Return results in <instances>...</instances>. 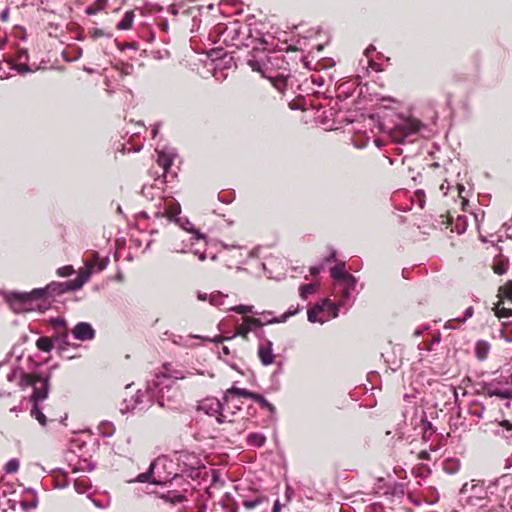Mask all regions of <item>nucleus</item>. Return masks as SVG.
<instances>
[{
    "label": "nucleus",
    "mask_w": 512,
    "mask_h": 512,
    "mask_svg": "<svg viewBox=\"0 0 512 512\" xmlns=\"http://www.w3.org/2000/svg\"><path fill=\"white\" fill-rule=\"evenodd\" d=\"M108 262V258H100L98 253L93 252L89 258L85 259L86 269L81 271L76 279L64 283H52L45 288L34 289L30 293H11L7 296V301L17 312L40 309L42 305L37 303L38 301L46 302L48 297L80 289L93 272L104 270Z\"/></svg>",
    "instance_id": "obj_1"
},
{
    "label": "nucleus",
    "mask_w": 512,
    "mask_h": 512,
    "mask_svg": "<svg viewBox=\"0 0 512 512\" xmlns=\"http://www.w3.org/2000/svg\"><path fill=\"white\" fill-rule=\"evenodd\" d=\"M185 377L184 371L173 368L171 364H164L155 373L153 380L148 382L144 392L138 390L130 400L124 399L121 412H142L149 408L154 401L158 402L160 406H164L165 401H171L175 396L176 390L173 389L175 381Z\"/></svg>",
    "instance_id": "obj_2"
},
{
    "label": "nucleus",
    "mask_w": 512,
    "mask_h": 512,
    "mask_svg": "<svg viewBox=\"0 0 512 512\" xmlns=\"http://www.w3.org/2000/svg\"><path fill=\"white\" fill-rule=\"evenodd\" d=\"M249 65L254 71H258L267 78L271 84L283 93L287 86L288 63L280 55L266 56L265 60L251 59Z\"/></svg>",
    "instance_id": "obj_3"
},
{
    "label": "nucleus",
    "mask_w": 512,
    "mask_h": 512,
    "mask_svg": "<svg viewBox=\"0 0 512 512\" xmlns=\"http://www.w3.org/2000/svg\"><path fill=\"white\" fill-rule=\"evenodd\" d=\"M50 377V375H40L35 379H31L28 376L23 377V381H25L26 385H31L33 388V394L31 396L33 406L31 408L30 414L42 426H46L48 419L39 408L38 402L45 400L48 396Z\"/></svg>",
    "instance_id": "obj_4"
},
{
    "label": "nucleus",
    "mask_w": 512,
    "mask_h": 512,
    "mask_svg": "<svg viewBox=\"0 0 512 512\" xmlns=\"http://www.w3.org/2000/svg\"><path fill=\"white\" fill-rule=\"evenodd\" d=\"M166 462L167 459L164 457H159L151 462L149 469L145 473H141L137 476V481L144 483V482H151L153 484H160V485H167L170 486L173 485L174 482H179L183 478L178 473H175L173 477L170 476V473H162L158 471V469L161 467L163 469L166 468Z\"/></svg>",
    "instance_id": "obj_5"
},
{
    "label": "nucleus",
    "mask_w": 512,
    "mask_h": 512,
    "mask_svg": "<svg viewBox=\"0 0 512 512\" xmlns=\"http://www.w3.org/2000/svg\"><path fill=\"white\" fill-rule=\"evenodd\" d=\"M420 128L421 123L418 120L405 118L391 128L389 134L395 143H413L417 139Z\"/></svg>",
    "instance_id": "obj_6"
},
{
    "label": "nucleus",
    "mask_w": 512,
    "mask_h": 512,
    "mask_svg": "<svg viewBox=\"0 0 512 512\" xmlns=\"http://www.w3.org/2000/svg\"><path fill=\"white\" fill-rule=\"evenodd\" d=\"M198 409L209 416L216 417L218 423L231 421L225 414V411L228 409V406L226 405V401L224 399L223 402H221L220 400L214 397L206 398L199 403Z\"/></svg>",
    "instance_id": "obj_7"
},
{
    "label": "nucleus",
    "mask_w": 512,
    "mask_h": 512,
    "mask_svg": "<svg viewBox=\"0 0 512 512\" xmlns=\"http://www.w3.org/2000/svg\"><path fill=\"white\" fill-rule=\"evenodd\" d=\"M180 212V204L173 197L159 196L154 204L153 214L157 218L166 217L172 221Z\"/></svg>",
    "instance_id": "obj_8"
},
{
    "label": "nucleus",
    "mask_w": 512,
    "mask_h": 512,
    "mask_svg": "<svg viewBox=\"0 0 512 512\" xmlns=\"http://www.w3.org/2000/svg\"><path fill=\"white\" fill-rule=\"evenodd\" d=\"M240 496V502L241 505L246 510H255L259 507H264V510L261 512H268V506H269V498L268 496L259 491L254 489H249L245 493H242Z\"/></svg>",
    "instance_id": "obj_9"
},
{
    "label": "nucleus",
    "mask_w": 512,
    "mask_h": 512,
    "mask_svg": "<svg viewBox=\"0 0 512 512\" xmlns=\"http://www.w3.org/2000/svg\"><path fill=\"white\" fill-rule=\"evenodd\" d=\"M356 283L355 277H348L345 281L334 283L333 294L339 298V306H345L350 302Z\"/></svg>",
    "instance_id": "obj_10"
},
{
    "label": "nucleus",
    "mask_w": 512,
    "mask_h": 512,
    "mask_svg": "<svg viewBox=\"0 0 512 512\" xmlns=\"http://www.w3.org/2000/svg\"><path fill=\"white\" fill-rule=\"evenodd\" d=\"M460 494L468 504L477 505L478 501L485 499L487 491L483 484L474 483V481H472L470 484L465 483L462 486Z\"/></svg>",
    "instance_id": "obj_11"
},
{
    "label": "nucleus",
    "mask_w": 512,
    "mask_h": 512,
    "mask_svg": "<svg viewBox=\"0 0 512 512\" xmlns=\"http://www.w3.org/2000/svg\"><path fill=\"white\" fill-rule=\"evenodd\" d=\"M176 460L178 466L181 468V472L194 470L198 468L200 464V461L195 454L186 451L178 452Z\"/></svg>",
    "instance_id": "obj_12"
},
{
    "label": "nucleus",
    "mask_w": 512,
    "mask_h": 512,
    "mask_svg": "<svg viewBox=\"0 0 512 512\" xmlns=\"http://www.w3.org/2000/svg\"><path fill=\"white\" fill-rule=\"evenodd\" d=\"M264 323L253 317H244L243 322L237 326L234 336H241L244 339H248V334L258 327H261Z\"/></svg>",
    "instance_id": "obj_13"
},
{
    "label": "nucleus",
    "mask_w": 512,
    "mask_h": 512,
    "mask_svg": "<svg viewBox=\"0 0 512 512\" xmlns=\"http://www.w3.org/2000/svg\"><path fill=\"white\" fill-rule=\"evenodd\" d=\"M95 330L91 324L87 322H79L72 329V335L80 341H90L95 338Z\"/></svg>",
    "instance_id": "obj_14"
},
{
    "label": "nucleus",
    "mask_w": 512,
    "mask_h": 512,
    "mask_svg": "<svg viewBox=\"0 0 512 512\" xmlns=\"http://www.w3.org/2000/svg\"><path fill=\"white\" fill-rule=\"evenodd\" d=\"M258 356L263 365L267 366L273 363L274 355L272 351V342L264 339L260 342L258 347Z\"/></svg>",
    "instance_id": "obj_15"
},
{
    "label": "nucleus",
    "mask_w": 512,
    "mask_h": 512,
    "mask_svg": "<svg viewBox=\"0 0 512 512\" xmlns=\"http://www.w3.org/2000/svg\"><path fill=\"white\" fill-rule=\"evenodd\" d=\"M494 338L503 339L506 342H512V321H502L494 328Z\"/></svg>",
    "instance_id": "obj_16"
},
{
    "label": "nucleus",
    "mask_w": 512,
    "mask_h": 512,
    "mask_svg": "<svg viewBox=\"0 0 512 512\" xmlns=\"http://www.w3.org/2000/svg\"><path fill=\"white\" fill-rule=\"evenodd\" d=\"M256 392H251L244 388L231 387L228 389L224 395V400L226 401V405L230 408V403L233 402V396L236 397H244L253 399Z\"/></svg>",
    "instance_id": "obj_17"
},
{
    "label": "nucleus",
    "mask_w": 512,
    "mask_h": 512,
    "mask_svg": "<svg viewBox=\"0 0 512 512\" xmlns=\"http://www.w3.org/2000/svg\"><path fill=\"white\" fill-rule=\"evenodd\" d=\"M172 156L170 154L165 153L164 151L158 152L157 163L163 169V177L164 180L162 182H166V178L168 175V170L172 165Z\"/></svg>",
    "instance_id": "obj_18"
},
{
    "label": "nucleus",
    "mask_w": 512,
    "mask_h": 512,
    "mask_svg": "<svg viewBox=\"0 0 512 512\" xmlns=\"http://www.w3.org/2000/svg\"><path fill=\"white\" fill-rule=\"evenodd\" d=\"M331 276L334 279V283L345 281L348 277H353L351 274L345 271V263H339L331 268Z\"/></svg>",
    "instance_id": "obj_19"
},
{
    "label": "nucleus",
    "mask_w": 512,
    "mask_h": 512,
    "mask_svg": "<svg viewBox=\"0 0 512 512\" xmlns=\"http://www.w3.org/2000/svg\"><path fill=\"white\" fill-rule=\"evenodd\" d=\"M177 224H179L184 230L191 232L195 235L197 240H205L206 236L202 234L199 230L194 228V225L188 219H181L177 216L173 219Z\"/></svg>",
    "instance_id": "obj_20"
},
{
    "label": "nucleus",
    "mask_w": 512,
    "mask_h": 512,
    "mask_svg": "<svg viewBox=\"0 0 512 512\" xmlns=\"http://www.w3.org/2000/svg\"><path fill=\"white\" fill-rule=\"evenodd\" d=\"M40 375H50L49 373H33V374H25L21 370H12L8 375L7 379L8 381H13L16 377H20V386L22 387H28L29 385H26L25 381H23V377L28 376L31 379H35L36 377Z\"/></svg>",
    "instance_id": "obj_21"
},
{
    "label": "nucleus",
    "mask_w": 512,
    "mask_h": 512,
    "mask_svg": "<svg viewBox=\"0 0 512 512\" xmlns=\"http://www.w3.org/2000/svg\"><path fill=\"white\" fill-rule=\"evenodd\" d=\"M487 394L489 396H497L501 399H512V388L511 387L488 388Z\"/></svg>",
    "instance_id": "obj_22"
},
{
    "label": "nucleus",
    "mask_w": 512,
    "mask_h": 512,
    "mask_svg": "<svg viewBox=\"0 0 512 512\" xmlns=\"http://www.w3.org/2000/svg\"><path fill=\"white\" fill-rule=\"evenodd\" d=\"M247 445L250 447L260 448L266 442V437L262 433H249L246 438Z\"/></svg>",
    "instance_id": "obj_23"
},
{
    "label": "nucleus",
    "mask_w": 512,
    "mask_h": 512,
    "mask_svg": "<svg viewBox=\"0 0 512 512\" xmlns=\"http://www.w3.org/2000/svg\"><path fill=\"white\" fill-rule=\"evenodd\" d=\"M161 498L164 499L166 502L176 504L184 501L185 495L180 491L167 490L166 492L162 493Z\"/></svg>",
    "instance_id": "obj_24"
},
{
    "label": "nucleus",
    "mask_w": 512,
    "mask_h": 512,
    "mask_svg": "<svg viewBox=\"0 0 512 512\" xmlns=\"http://www.w3.org/2000/svg\"><path fill=\"white\" fill-rule=\"evenodd\" d=\"M218 504L224 512H238V504L229 495H225Z\"/></svg>",
    "instance_id": "obj_25"
},
{
    "label": "nucleus",
    "mask_w": 512,
    "mask_h": 512,
    "mask_svg": "<svg viewBox=\"0 0 512 512\" xmlns=\"http://www.w3.org/2000/svg\"><path fill=\"white\" fill-rule=\"evenodd\" d=\"M442 468L448 474H455L460 469V461L456 458H447L443 460Z\"/></svg>",
    "instance_id": "obj_26"
},
{
    "label": "nucleus",
    "mask_w": 512,
    "mask_h": 512,
    "mask_svg": "<svg viewBox=\"0 0 512 512\" xmlns=\"http://www.w3.org/2000/svg\"><path fill=\"white\" fill-rule=\"evenodd\" d=\"M498 426L499 429L496 430V433L504 436L508 440H512V423L508 420H503Z\"/></svg>",
    "instance_id": "obj_27"
},
{
    "label": "nucleus",
    "mask_w": 512,
    "mask_h": 512,
    "mask_svg": "<svg viewBox=\"0 0 512 512\" xmlns=\"http://www.w3.org/2000/svg\"><path fill=\"white\" fill-rule=\"evenodd\" d=\"M133 20H134V13L133 11H127L122 20L117 24V29L118 30H127V29H130L131 26H132V23H133Z\"/></svg>",
    "instance_id": "obj_28"
},
{
    "label": "nucleus",
    "mask_w": 512,
    "mask_h": 512,
    "mask_svg": "<svg viewBox=\"0 0 512 512\" xmlns=\"http://www.w3.org/2000/svg\"><path fill=\"white\" fill-rule=\"evenodd\" d=\"M36 346L40 351L50 352L53 349V340L46 336L39 337Z\"/></svg>",
    "instance_id": "obj_29"
},
{
    "label": "nucleus",
    "mask_w": 512,
    "mask_h": 512,
    "mask_svg": "<svg viewBox=\"0 0 512 512\" xmlns=\"http://www.w3.org/2000/svg\"><path fill=\"white\" fill-rule=\"evenodd\" d=\"M91 487L88 477H80L74 481V488L78 493H85Z\"/></svg>",
    "instance_id": "obj_30"
},
{
    "label": "nucleus",
    "mask_w": 512,
    "mask_h": 512,
    "mask_svg": "<svg viewBox=\"0 0 512 512\" xmlns=\"http://www.w3.org/2000/svg\"><path fill=\"white\" fill-rule=\"evenodd\" d=\"M490 346L485 341H478L475 347L476 356L480 360H484L489 353Z\"/></svg>",
    "instance_id": "obj_31"
},
{
    "label": "nucleus",
    "mask_w": 512,
    "mask_h": 512,
    "mask_svg": "<svg viewBox=\"0 0 512 512\" xmlns=\"http://www.w3.org/2000/svg\"><path fill=\"white\" fill-rule=\"evenodd\" d=\"M441 341V334L438 332L433 335L432 339L429 342L422 343L419 345L420 350H424L427 352L432 351L435 344H439Z\"/></svg>",
    "instance_id": "obj_32"
},
{
    "label": "nucleus",
    "mask_w": 512,
    "mask_h": 512,
    "mask_svg": "<svg viewBox=\"0 0 512 512\" xmlns=\"http://www.w3.org/2000/svg\"><path fill=\"white\" fill-rule=\"evenodd\" d=\"M27 57H28V55H27L26 50H20L18 52V56H17L18 61H19V64H17L18 72L24 73V72L30 71V68L26 64L22 63V60H26Z\"/></svg>",
    "instance_id": "obj_33"
},
{
    "label": "nucleus",
    "mask_w": 512,
    "mask_h": 512,
    "mask_svg": "<svg viewBox=\"0 0 512 512\" xmlns=\"http://www.w3.org/2000/svg\"><path fill=\"white\" fill-rule=\"evenodd\" d=\"M493 270L496 274L502 275L508 270V261L505 259H498L493 264Z\"/></svg>",
    "instance_id": "obj_34"
},
{
    "label": "nucleus",
    "mask_w": 512,
    "mask_h": 512,
    "mask_svg": "<svg viewBox=\"0 0 512 512\" xmlns=\"http://www.w3.org/2000/svg\"><path fill=\"white\" fill-rule=\"evenodd\" d=\"M253 400L256 401L261 406V408L267 409L271 413H274L275 407L269 403L261 394L256 393Z\"/></svg>",
    "instance_id": "obj_35"
},
{
    "label": "nucleus",
    "mask_w": 512,
    "mask_h": 512,
    "mask_svg": "<svg viewBox=\"0 0 512 512\" xmlns=\"http://www.w3.org/2000/svg\"><path fill=\"white\" fill-rule=\"evenodd\" d=\"M322 311H323V307H315L313 309H310L308 311V320L313 323L314 322L323 323L325 321V319L318 316L320 313H322Z\"/></svg>",
    "instance_id": "obj_36"
},
{
    "label": "nucleus",
    "mask_w": 512,
    "mask_h": 512,
    "mask_svg": "<svg viewBox=\"0 0 512 512\" xmlns=\"http://www.w3.org/2000/svg\"><path fill=\"white\" fill-rule=\"evenodd\" d=\"M317 289V285L310 283V284H304L300 287V296L303 299H307L309 295L313 294Z\"/></svg>",
    "instance_id": "obj_37"
},
{
    "label": "nucleus",
    "mask_w": 512,
    "mask_h": 512,
    "mask_svg": "<svg viewBox=\"0 0 512 512\" xmlns=\"http://www.w3.org/2000/svg\"><path fill=\"white\" fill-rule=\"evenodd\" d=\"M495 315L501 319L504 317H512V309L501 307L500 303H498L495 307Z\"/></svg>",
    "instance_id": "obj_38"
},
{
    "label": "nucleus",
    "mask_w": 512,
    "mask_h": 512,
    "mask_svg": "<svg viewBox=\"0 0 512 512\" xmlns=\"http://www.w3.org/2000/svg\"><path fill=\"white\" fill-rule=\"evenodd\" d=\"M50 324L56 331H61V330L67 329L66 321L60 317L52 318L50 320Z\"/></svg>",
    "instance_id": "obj_39"
},
{
    "label": "nucleus",
    "mask_w": 512,
    "mask_h": 512,
    "mask_svg": "<svg viewBox=\"0 0 512 512\" xmlns=\"http://www.w3.org/2000/svg\"><path fill=\"white\" fill-rule=\"evenodd\" d=\"M499 292L508 300L512 302V280L508 281L504 286H502Z\"/></svg>",
    "instance_id": "obj_40"
},
{
    "label": "nucleus",
    "mask_w": 512,
    "mask_h": 512,
    "mask_svg": "<svg viewBox=\"0 0 512 512\" xmlns=\"http://www.w3.org/2000/svg\"><path fill=\"white\" fill-rule=\"evenodd\" d=\"M6 473H15L19 469V461L16 458L10 459L5 467Z\"/></svg>",
    "instance_id": "obj_41"
},
{
    "label": "nucleus",
    "mask_w": 512,
    "mask_h": 512,
    "mask_svg": "<svg viewBox=\"0 0 512 512\" xmlns=\"http://www.w3.org/2000/svg\"><path fill=\"white\" fill-rule=\"evenodd\" d=\"M68 331L67 329L57 331V335L54 337V340L61 345H68Z\"/></svg>",
    "instance_id": "obj_42"
},
{
    "label": "nucleus",
    "mask_w": 512,
    "mask_h": 512,
    "mask_svg": "<svg viewBox=\"0 0 512 512\" xmlns=\"http://www.w3.org/2000/svg\"><path fill=\"white\" fill-rule=\"evenodd\" d=\"M241 409V403L233 396V402L230 403V408L225 411L227 416L234 415L236 411Z\"/></svg>",
    "instance_id": "obj_43"
},
{
    "label": "nucleus",
    "mask_w": 512,
    "mask_h": 512,
    "mask_svg": "<svg viewBox=\"0 0 512 512\" xmlns=\"http://www.w3.org/2000/svg\"><path fill=\"white\" fill-rule=\"evenodd\" d=\"M224 296L221 293L211 294L209 301L214 306H220L223 304Z\"/></svg>",
    "instance_id": "obj_44"
},
{
    "label": "nucleus",
    "mask_w": 512,
    "mask_h": 512,
    "mask_svg": "<svg viewBox=\"0 0 512 512\" xmlns=\"http://www.w3.org/2000/svg\"><path fill=\"white\" fill-rule=\"evenodd\" d=\"M94 468H95L94 464H90L86 460H84L83 462H79V465L73 469V472L84 471V470L91 471Z\"/></svg>",
    "instance_id": "obj_45"
},
{
    "label": "nucleus",
    "mask_w": 512,
    "mask_h": 512,
    "mask_svg": "<svg viewBox=\"0 0 512 512\" xmlns=\"http://www.w3.org/2000/svg\"><path fill=\"white\" fill-rule=\"evenodd\" d=\"M253 307L252 306H246V305H238V306H235L233 308H231L232 311H235L239 314H248V313H252L253 312Z\"/></svg>",
    "instance_id": "obj_46"
},
{
    "label": "nucleus",
    "mask_w": 512,
    "mask_h": 512,
    "mask_svg": "<svg viewBox=\"0 0 512 512\" xmlns=\"http://www.w3.org/2000/svg\"><path fill=\"white\" fill-rule=\"evenodd\" d=\"M474 314V308L472 306L468 307L465 310L464 316L462 318H455L459 324L465 323L469 318H471Z\"/></svg>",
    "instance_id": "obj_47"
},
{
    "label": "nucleus",
    "mask_w": 512,
    "mask_h": 512,
    "mask_svg": "<svg viewBox=\"0 0 512 512\" xmlns=\"http://www.w3.org/2000/svg\"><path fill=\"white\" fill-rule=\"evenodd\" d=\"M101 432L105 436H111L114 433V426L111 423H103L101 425Z\"/></svg>",
    "instance_id": "obj_48"
},
{
    "label": "nucleus",
    "mask_w": 512,
    "mask_h": 512,
    "mask_svg": "<svg viewBox=\"0 0 512 512\" xmlns=\"http://www.w3.org/2000/svg\"><path fill=\"white\" fill-rule=\"evenodd\" d=\"M73 267L72 266H64L57 270V273L61 277L69 276L73 273Z\"/></svg>",
    "instance_id": "obj_49"
},
{
    "label": "nucleus",
    "mask_w": 512,
    "mask_h": 512,
    "mask_svg": "<svg viewBox=\"0 0 512 512\" xmlns=\"http://www.w3.org/2000/svg\"><path fill=\"white\" fill-rule=\"evenodd\" d=\"M504 498L507 499L508 505L512 509V484L506 486L504 491Z\"/></svg>",
    "instance_id": "obj_50"
},
{
    "label": "nucleus",
    "mask_w": 512,
    "mask_h": 512,
    "mask_svg": "<svg viewBox=\"0 0 512 512\" xmlns=\"http://www.w3.org/2000/svg\"><path fill=\"white\" fill-rule=\"evenodd\" d=\"M323 306H327L331 310H333V317H336L338 315V307L335 303L331 302L330 300H325Z\"/></svg>",
    "instance_id": "obj_51"
},
{
    "label": "nucleus",
    "mask_w": 512,
    "mask_h": 512,
    "mask_svg": "<svg viewBox=\"0 0 512 512\" xmlns=\"http://www.w3.org/2000/svg\"><path fill=\"white\" fill-rule=\"evenodd\" d=\"M294 314H295V312H287L286 314H284L282 316V319L273 318L272 320H267L266 323H275V322L285 321L288 317H290Z\"/></svg>",
    "instance_id": "obj_52"
},
{
    "label": "nucleus",
    "mask_w": 512,
    "mask_h": 512,
    "mask_svg": "<svg viewBox=\"0 0 512 512\" xmlns=\"http://www.w3.org/2000/svg\"><path fill=\"white\" fill-rule=\"evenodd\" d=\"M459 325L460 324L458 323L457 320L451 319V320L446 322L444 327L447 328V329H456Z\"/></svg>",
    "instance_id": "obj_53"
},
{
    "label": "nucleus",
    "mask_w": 512,
    "mask_h": 512,
    "mask_svg": "<svg viewBox=\"0 0 512 512\" xmlns=\"http://www.w3.org/2000/svg\"><path fill=\"white\" fill-rule=\"evenodd\" d=\"M218 199L221 201V202H224V203H230L232 201V197H231V194H219L218 195Z\"/></svg>",
    "instance_id": "obj_54"
},
{
    "label": "nucleus",
    "mask_w": 512,
    "mask_h": 512,
    "mask_svg": "<svg viewBox=\"0 0 512 512\" xmlns=\"http://www.w3.org/2000/svg\"><path fill=\"white\" fill-rule=\"evenodd\" d=\"M322 269H323V264H320V265H317V266H312L310 268V273H311V275L316 276L317 274L320 273V271Z\"/></svg>",
    "instance_id": "obj_55"
},
{
    "label": "nucleus",
    "mask_w": 512,
    "mask_h": 512,
    "mask_svg": "<svg viewBox=\"0 0 512 512\" xmlns=\"http://www.w3.org/2000/svg\"><path fill=\"white\" fill-rule=\"evenodd\" d=\"M375 48L374 46L370 45L366 50H365V56L367 57V62L369 65H372V59L370 58V53L372 51H374Z\"/></svg>",
    "instance_id": "obj_56"
},
{
    "label": "nucleus",
    "mask_w": 512,
    "mask_h": 512,
    "mask_svg": "<svg viewBox=\"0 0 512 512\" xmlns=\"http://www.w3.org/2000/svg\"><path fill=\"white\" fill-rule=\"evenodd\" d=\"M194 255L198 257L199 260L204 261L206 259V253L205 251H201L199 249H195L193 251Z\"/></svg>",
    "instance_id": "obj_57"
},
{
    "label": "nucleus",
    "mask_w": 512,
    "mask_h": 512,
    "mask_svg": "<svg viewBox=\"0 0 512 512\" xmlns=\"http://www.w3.org/2000/svg\"><path fill=\"white\" fill-rule=\"evenodd\" d=\"M57 486L60 488H64V487L68 486V479H67L66 475H63V480H61V482H60V480L57 481Z\"/></svg>",
    "instance_id": "obj_58"
},
{
    "label": "nucleus",
    "mask_w": 512,
    "mask_h": 512,
    "mask_svg": "<svg viewBox=\"0 0 512 512\" xmlns=\"http://www.w3.org/2000/svg\"><path fill=\"white\" fill-rule=\"evenodd\" d=\"M153 190V186H143L142 188V194L145 197H148L151 194V191Z\"/></svg>",
    "instance_id": "obj_59"
},
{
    "label": "nucleus",
    "mask_w": 512,
    "mask_h": 512,
    "mask_svg": "<svg viewBox=\"0 0 512 512\" xmlns=\"http://www.w3.org/2000/svg\"><path fill=\"white\" fill-rule=\"evenodd\" d=\"M281 507H282V505H281L280 501L277 499L273 504L272 512H280Z\"/></svg>",
    "instance_id": "obj_60"
},
{
    "label": "nucleus",
    "mask_w": 512,
    "mask_h": 512,
    "mask_svg": "<svg viewBox=\"0 0 512 512\" xmlns=\"http://www.w3.org/2000/svg\"><path fill=\"white\" fill-rule=\"evenodd\" d=\"M159 27H160L161 30L167 31L168 30V21L166 19L162 20L159 23Z\"/></svg>",
    "instance_id": "obj_61"
},
{
    "label": "nucleus",
    "mask_w": 512,
    "mask_h": 512,
    "mask_svg": "<svg viewBox=\"0 0 512 512\" xmlns=\"http://www.w3.org/2000/svg\"><path fill=\"white\" fill-rule=\"evenodd\" d=\"M8 17H9V10H8V9H4V10L1 12V20H2V21H7V20H8Z\"/></svg>",
    "instance_id": "obj_62"
},
{
    "label": "nucleus",
    "mask_w": 512,
    "mask_h": 512,
    "mask_svg": "<svg viewBox=\"0 0 512 512\" xmlns=\"http://www.w3.org/2000/svg\"><path fill=\"white\" fill-rule=\"evenodd\" d=\"M104 33L102 30H99V29H95L93 32H92V37L93 38H98V37H101L103 36Z\"/></svg>",
    "instance_id": "obj_63"
},
{
    "label": "nucleus",
    "mask_w": 512,
    "mask_h": 512,
    "mask_svg": "<svg viewBox=\"0 0 512 512\" xmlns=\"http://www.w3.org/2000/svg\"><path fill=\"white\" fill-rule=\"evenodd\" d=\"M196 512H206V507L204 505H200L197 507Z\"/></svg>",
    "instance_id": "obj_64"
}]
</instances>
